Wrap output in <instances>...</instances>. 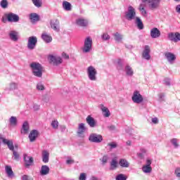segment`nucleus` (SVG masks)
<instances>
[{
  "label": "nucleus",
  "mask_w": 180,
  "mask_h": 180,
  "mask_svg": "<svg viewBox=\"0 0 180 180\" xmlns=\"http://www.w3.org/2000/svg\"><path fill=\"white\" fill-rule=\"evenodd\" d=\"M4 144V146H7L8 148L10 151H13V160L15 161H19L20 158V155L18 153V151L15 150V146H13V141L7 139L6 138L4 137L2 134H0V144Z\"/></svg>",
  "instance_id": "obj_1"
},
{
  "label": "nucleus",
  "mask_w": 180,
  "mask_h": 180,
  "mask_svg": "<svg viewBox=\"0 0 180 180\" xmlns=\"http://www.w3.org/2000/svg\"><path fill=\"white\" fill-rule=\"evenodd\" d=\"M30 67L34 77H37V78H41L43 77V66L40 63L34 62L30 65Z\"/></svg>",
  "instance_id": "obj_2"
},
{
  "label": "nucleus",
  "mask_w": 180,
  "mask_h": 180,
  "mask_svg": "<svg viewBox=\"0 0 180 180\" xmlns=\"http://www.w3.org/2000/svg\"><path fill=\"white\" fill-rule=\"evenodd\" d=\"M86 74L90 81H96L98 79L96 77V75H98V70H96V68L92 65H90L87 68Z\"/></svg>",
  "instance_id": "obj_3"
},
{
  "label": "nucleus",
  "mask_w": 180,
  "mask_h": 180,
  "mask_svg": "<svg viewBox=\"0 0 180 180\" xmlns=\"http://www.w3.org/2000/svg\"><path fill=\"white\" fill-rule=\"evenodd\" d=\"M136 8H134L133 6H129L128 7V9L124 13V18L128 20L129 22L131 20H134L136 17Z\"/></svg>",
  "instance_id": "obj_4"
},
{
  "label": "nucleus",
  "mask_w": 180,
  "mask_h": 180,
  "mask_svg": "<svg viewBox=\"0 0 180 180\" xmlns=\"http://www.w3.org/2000/svg\"><path fill=\"white\" fill-rule=\"evenodd\" d=\"M91 51H92V38L91 37H86L84 39L82 51L83 53H90Z\"/></svg>",
  "instance_id": "obj_5"
},
{
  "label": "nucleus",
  "mask_w": 180,
  "mask_h": 180,
  "mask_svg": "<svg viewBox=\"0 0 180 180\" xmlns=\"http://www.w3.org/2000/svg\"><path fill=\"white\" fill-rule=\"evenodd\" d=\"M37 44V37L32 36L28 37L27 47L28 50H34Z\"/></svg>",
  "instance_id": "obj_6"
},
{
  "label": "nucleus",
  "mask_w": 180,
  "mask_h": 180,
  "mask_svg": "<svg viewBox=\"0 0 180 180\" xmlns=\"http://www.w3.org/2000/svg\"><path fill=\"white\" fill-rule=\"evenodd\" d=\"M131 99L134 103H137V104L142 103V102L144 101L143 96L140 94V91H134Z\"/></svg>",
  "instance_id": "obj_7"
},
{
  "label": "nucleus",
  "mask_w": 180,
  "mask_h": 180,
  "mask_svg": "<svg viewBox=\"0 0 180 180\" xmlns=\"http://www.w3.org/2000/svg\"><path fill=\"white\" fill-rule=\"evenodd\" d=\"M8 22H10L11 23H18L20 20L19 15L13 13H8L5 15Z\"/></svg>",
  "instance_id": "obj_8"
},
{
  "label": "nucleus",
  "mask_w": 180,
  "mask_h": 180,
  "mask_svg": "<svg viewBox=\"0 0 180 180\" xmlns=\"http://www.w3.org/2000/svg\"><path fill=\"white\" fill-rule=\"evenodd\" d=\"M48 58L53 65H60L63 63V59L58 56L49 55Z\"/></svg>",
  "instance_id": "obj_9"
},
{
  "label": "nucleus",
  "mask_w": 180,
  "mask_h": 180,
  "mask_svg": "<svg viewBox=\"0 0 180 180\" xmlns=\"http://www.w3.org/2000/svg\"><path fill=\"white\" fill-rule=\"evenodd\" d=\"M89 140L91 143H102L103 141V137L101 134H91L89 136Z\"/></svg>",
  "instance_id": "obj_10"
},
{
  "label": "nucleus",
  "mask_w": 180,
  "mask_h": 180,
  "mask_svg": "<svg viewBox=\"0 0 180 180\" xmlns=\"http://www.w3.org/2000/svg\"><path fill=\"white\" fill-rule=\"evenodd\" d=\"M85 131H86V127H85V124H79L77 129L78 137H79L80 139H84L85 137Z\"/></svg>",
  "instance_id": "obj_11"
},
{
  "label": "nucleus",
  "mask_w": 180,
  "mask_h": 180,
  "mask_svg": "<svg viewBox=\"0 0 180 180\" xmlns=\"http://www.w3.org/2000/svg\"><path fill=\"white\" fill-rule=\"evenodd\" d=\"M167 37L170 41H174V43H178V41H180L179 32H170L167 34Z\"/></svg>",
  "instance_id": "obj_12"
},
{
  "label": "nucleus",
  "mask_w": 180,
  "mask_h": 180,
  "mask_svg": "<svg viewBox=\"0 0 180 180\" xmlns=\"http://www.w3.org/2000/svg\"><path fill=\"white\" fill-rule=\"evenodd\" d=\"M50 27L51 29L58 33L60 32V20L55 19L50 21Z\"/></svg>",
  "instance_id": "obj_13"
},
{
  "label": "nucleus",
  "mask_w": 180,
  "mask_h": 180,
  "mask_svg": "<svg viewBox=\"0 0 180 180\" xmlns=\"http://www.w3.org/2000/svg\"><path fill=\"white\" fill-rule=\"evenodd\" d=\"M88 23V20L83 18H77L75 20V25L79 27H86Z\"/></svg>",
  "instance_id": "obj_14"
},
{
  "label": "nucleus",
  "mask_w": 180,
  "mask_h": 180,
  "mask_svg": "<svg viewBox=\"0 0 180 180\" xmlns=\"http://www.w3.org/2000/svg\"><path fill=\"white\" fill-rule=\"evenodd\" d=\"M161 0H149L148 7L151 9V11L158 9Z\"/></svg>",
  "instance_id": "obj_15"
},
{
  "label": "nucleus",
  "mask_w": 180,
  "mask_h": 180,
  "mask_svg": "<svg viewBox=\"0 0 180 180\" xmlns=\"http://www.w3.org/2000/svg\"><path fill=\"white\" fill-rule=\"evenodd\" d=\"M8 37L12 41H18L19 40V32L16 30H11L8 32Z\"/></svg>",
  "instance_id": "obj_16"
},
{
  "label": "nucleus",
  "mask_w": 180,
  "mask_h": 180,
  "mask_svg": "<svg viewBox=\"0 0 180 180\" xmlns=\"http://www.w3.org/2000/svg\"><path fill=\"white\" fill-rule=\"evenodd\" d=\"M165 58L167 60L168 63H169L170 64H174V63L176 60V56H175V54L171 52L165 53Z\"/></svg>",
  "instance_id": "obj_17"
},
{
  "label": "nucleus",
  "mask_w": 180,
  "mask_h": 180,
  "mask_svg": "<svg viewBox=\"0 0 180 180\" xmlns=\"http://www.w3.org/2000/svg\"><path fill=\"white\" fill-rule=\"evenodd\" d=\"M86 121L89 126L91 128L96 127V126H98V122L91 115L87 116Z\"/></svg>",
  "instance_id": "obj_18"
},
{
  "label": "nucleus",
  "mask_w": 180,
  "mask_h": 180,
  "mask_svg": "<svg viewBox=\"0 0 180 180\" xmlns=\"http://www.w3.org/2000/svg\"><path fill=\"white\" fill-rule=\"evenodd\" d=\"M28 137L30 143L36 141V139H37V137H39V131L33 129L32 131H30Z\"/></svg>",
  "instance_id": "obj_19"
},
{
  "label": "nucleus",
  "mask_w": 180,
  "mask_h": 180,
  "mask_svg": "<svg viewBox=\"0 0 180 180\" xmlns=\"http://www.w3.org/2000/svg\"><path fill=\"white\" fill-rule=\"evenodd\" d=\"M150 46L148 45H146L142 53L143 58L148 60H150L151 58V56L150 55Z\"/></svg>",
  "instance_id": "obj_20"
},
{
  "label": "nucleus",
  "mask_w": 180,
  "mask_h": 180,
  "mask_svg": "<svg viewBox=\"0 0 180 180\" xmlns=\"http://www.w3.org/2000/svg\"><path fill=\"white\" fill-rule=\"evenodd\" d=\"M99 108L104 117H109V116H110V111H109V108H108V107H105L103 104H101Z\"/></svg>",
  "instance_id": "obj_21"
},
{
  "label": "nucleus",
  "mask_w": 180,
  "mask_h": 180,
  "mask_svg": "<svg viewBox=\"0 0 180 180\" xmlns=\"http://www.w3.org/2000/svg\"><path fill=\"white\" fill-rule=\"evenodd\" d=\"M24 162L25 167H30L33 165V158L26 154L24 155Z\"/></svg>",
  "instance_id": "obj_22"
},
{
  "label": "nucleus",
  "mask_w": 180,
  "mask_h": 180,
  "mask_svg": "<svg viewBox=\"0 0 180 180\" xmlns=\"http://www.w3.org/2000/svg\"><path fill=\"white\" fill-rule=\"evenodd\" d=\"M161 36V32L158 28H153L150 30V37L152 39H157Z\"/></svg>",
  "instance_id": "obj_23"
},
{
  "label": "nucleus",
  "mask_w": 180,
  "mask_h": 180,
  "mask_svg": "<svg viewBox=\"0 0 180 180\" xmlns=\"http://www.w3.org/2000/svg\"><path fill=\"white\" fill-rule=\"evenodd\" d=\"M134 20L135 25H136L139 30H143L144 29V25L143 24V21L141 20V18H140L139 17H136Z\"/></svg>",
  "instance_id": "obj_24"
},
{
  "label": "nucleus",
  "mask_w": 180,
  "mask_h": 180,
  "mask_svg": "<svg viewBox=\"0 0 180 180\" xmlns=\"http://www.w3.org/2000/svg\"><path fill=\"white\" fill-rule=\"evenodd\" d=\"M6 174L8 178H13L15 176V174L13 173V170H12V167L9 165H6L5 167Z\"/></svg>",
  "instance_id": "obj_25"
},
{
  "label": "nucleus",
  "mask_w": 180,
  "mask_h": 180,
  "mask_svg": "<svg viewBox=\"0 0 180 180\" xmlns=\"http://www.w3.org/2000/svg\"><path fill=\"white\" fill-rule=\"evenodd\" d=\"M50 158V153L47 151L46 150H44L42 151V161L45 164H47L49 162Z\"/></svg>",
  "instance_id": "obj_26"
},
{
  "label": "nucleus",
  "mask_w": 180,
  "mask_h": 180,
  "mask_svg": "<svg viewBox=\"0 0 180 180\" xmlns=\"http://www.w3.org/2000/svg\"><path fill=\"white\" fill-rule=\"evenodd\" d=\"M124 72L128 77H133V75H134V71H133V68L129 65H127L125 66Z\"/></svg>",
  "instance_id": "obj_27"
},
{
  "label": "nucleus",
  "mask_w": 180,
  "mask_h": 180,
  "mask_svg": "<svg viewBox=\"0 0 180 180\" xmlns=\"http://www.w3.org/2000/svg\"><path fill=\"white\" fill-rule=\"evenodd\" d=\"M27 133H29V122L25 121L22 126L21 134H27Z\"/></svg>",
  "instance_id": "obj_28"
},
{
  "label": "nucleus",
  "mask_w": 180,
  "mask_h": 180,
  "mask_svg": "<svg viewBox=\"0 0 180 180\" xmlns=\"http://www.w3.org/2000/svg\"><path fill=\"white\" fill-rule=\"evenodd\" d=\"M119 164L122 168H129L130 167V163L126 159L120 160Z\"/></svg>",
  "instance_id": "obj_29"
},
{
  "label": "nucleus",
  "mask_w": 180,
  "mask_h": 180,
  "mask_svg": "<svg viewBox=\"0 0 180 180\" xmlns=\"http://www.w3.org/2000/svg\"><path fill=\"white\" fill-rule=\"evenodd\" d=\"M50 172V167L47 165H43L41 167L40 174L41 175H47Z\"/></svg>",
  "instance_id": "obj_30"
},
{
  "label": "nucleus",
  "mask_w": 180,
  "mask_h": 180,
  "mask_svg": "<svg viewBox=\"0 0 180 180\" xmlns=\"http://www.w3.org/2000/svg\"><path fill=\"white\" fill-rule=\"evenodd\" d=\"M170 144L174 147V148H179V139L176 138H173L170 139Z\"/></svg>",
  "instance_id": "obj_31"
},
{
  "label": "nucleus",
  "mask_w": 180,
  "mask_h": 180,
  "mask_svg": "<svg viewBox=\"0 0 180 180\" xmlns=\"http://www.w3.org/2000/svg\"><path fill=\"white\" fill-rule=\"evenodd\" d=\"M41 39L44 40L46 43H51L53 41L51 36L47 34V33H43L41 34Z\"/></svg>",
  "instance_id": "obj_32"
},
{
  "label": "nucleus",
  "mask_w": 180,
  "mask_h": 180,
  "mask_svg": "<svg viewBox=\"0 0 180 180\" xmlns=\"http://www.w3.org/2000/svg\"><path fill=\"white\" fill-rule=\"evenodd\" d=\"M112 36H113L115 41H117L118 43H120V41H122V40L123 39V35H122L119 32H115V33L112 34Z\"/></svg>",
  "instance_id": "obj_33"
},
{
  "label": "nucleus",
  "mask_w": 180,
  "mask_h": 180,
  "mask_svg": "<svg viewBox=\"0 0 180 180\" xmlns=\"http://www.w3.org/2000/svg\"><path fill=\"white\" fill-rule=\"evenodd\" d=\"M116 168H117V160H116V158H113L110 162V169L113 171L116 169Z\"/></svg>",
  "instance_id": "obj_34"
},
{
  "label": "nucleus",
  "mask_w": 180,
  "mask_h": 180,
  "mask_svg": "<svg viewBox=\"0 0 180 180\" xmlns=\"http://www.w3.org/2000/svg\"><path fill=\"white\" fill-rule=\"evenodd\" d=\"M15 89H18V84L15 82L10 83L8 86L6 87L7 91H15Z\"/></svg>",
  "instance_id": "obj_35"
},
{
  "label": "nucleus",
  "mask_w": 180,
  "mask_h": 180,
  "mask_svg": "<svg viewBox=\"0 0 180 180\" xmlns=\"http://www.w3.org/2000/svg\"><path fill=\"white\" fill-rule=\"evenodd\" d=\"M30 19L32 20V22H39V15H37L36 13H31L30 15Z\"/></svg>",
  "instance_id": "obj_36"
},
{
  "label": "nucleus",
  "mask_w": 180,
  "mask_h": 180,
  "mask_svg": "<svg viewBox=\"0 0 180 180\" xmlns=\"http://www.w3.org/2000/svg\"><path fill=\"white\" fill-rule=\"evenodd\" d=\"M142 171L144 174H150L151 171H153V168L151 166H143Z\"/></svg>",
  "instance_id": "obj_37"
},
{
  "label": "nucleus",
  "mask_w": 180,
  "mask_h": 180,
  "mask_svg": "<svg viewBox=\"0 0 180 180\" xmlns=\"http://www.w3.org/2000/svg\"><path fill=\"white\" fill-rule=\"evenodd\" d=\"M36 88L37 91H44V89H46L44 84L41 82L37 83Z\"/></svg>",
  "instance_id": "obj_38"
},
{
  "label": "nucleus",
  "mask_w": 180,
  "mask_h": 180,
  "mask_svg": "<svg viewBox=\"0 0 180 180\" xmlns=\"http://www.w3.org/2000/svg\"><path fill=\"white\" fill-rule=\"evenodd\" d=\"M63 8L65 11H71V4L68 1H63Z\"/></svg>",
  "instance_id": "obj_39"
},
{
  "label": "nucleus",
  "mask_w": 180,
  "mask_h": 180,
  "mask_svg": "<svg viewBox=\"0 0 180 180\" xmlns=\"http://www.w3.org/2000/svg\"><path fill=\"white\" fill-rule=\"evenodd\" d=\"M9 122L11 126H16V124H18V119L16 117L12 116L9 119Z\"/></svg>",
  "instance_id": "obj_40"
},
{
  "label": "nucleus",
  "mask_w": 180,
  "mask_h": 180,
  "mask_svg": "<svg viewBox=\"0 0 180 180\" xmlns=\"http://www.w3.org/2000/svg\"><path fill=\"white\" fill-rule=\"evenodd\" d=\"M107 147H108L109 150H113V148L117 147V143L116 142H110L107 144Z\"/></svg>",
  "instance_id": "obj_41"
},
{
  "label": "nucleus",
  "mask_w": 180,
  "mask_h": 180,
  "mask_svg": "<svg viewBox=\"0 0 180 180\" xmlns=\"http://www.w3.org/2000/svg\"><path fill=\"white\" fill-rule=\"evenodd\" d=\"M8 0H1L0 2V6L3 9H6L8 8Z\"/></svg>",
  "instance_id": "obj_42"
},
{
  "label": "nucleus",
  "mask_w": 180,
  "mask_h": 180,
  "mask_svg": "<svg viewBox=\"0 0 180 180\" xmlns=\"http://www.w3.org/2000/svg\"><path fill=\"white\" fill-rule=\"evenodd\" d=\"M32 1L34 6H36L37 8H41L43 4L40 0H32Z\"/></svg>",
  "instance_id": "obj_43"
},
{
  "label": "nucleus",
  "mask_w": 180,
  "mask_h": 180,
  "mask_svg": "<svg viewBox=\"0 0 180 180\" xmlns=\"http://www.w3.org/2000/svg\"><path fill=\"white\" fill-rule=\"evenodd\" d=\"M140 151L141 153H138V157H139V158H144V154L147 153V150L144 148H141Z\"/></svg>",
  "instance_id": "obj_44"
},
{
  "label": "nucleus",
  "mask_w": 180,
  "mask_h": 180,
  "mask_svg": "<svg viewBox=\"0 0 180 180\" xmlns=\"http://www.w3.org/2000/svg\"><path fill=\"white\" fill-rule=\"evenodd\" d=\"M116 180H127V177L123 174H120L115 177Z\"/></svg>",
  "instance_id": "obj_45"
},
{
  "label": "nucleus",
  "mask_w": 180,
  "mask_h": 180,
  "mask_svg": "<svg viewBox=\"0 0 180 180\" xmlns=\"http://www.w3.org/2000/svg\"><path fill=\"white\" fill-rule=\"evenodd\" d=\"M51 124L53 129H58V121L57 120L52 121Z\"/></svg>",
  "instance_id": "obj_46"
},
{
  "label": "nucleus",
  "mask_w": 180,
  "mask_h": 180,
  "mask_svg": "<svg viewBox=\"0 0 180 180\" xmlns=\"http://www.w3.org/2000/svg\"><path fill=\"white\" fill-rule=\"evenodd\" d=\"M101 39L104 40L105 41L110 40V36L108 35V33H104L103 34L101 35Z\"/></svg>",
  "instance_id": "obj_47"
},
{
  "label": "nucleus",
  "mask_w": 180,
  "mask_h": 180,
  "mask_svg": "<svg viewBox=\"0 0 180 180\" xmlns=\"http://www.w3.org/2000/svg\"><path fill=\"white\" fill-rule=\"evenodd\" d=\"M153 163V159L147 158L146 161V165H143L145 167H151V164Z\"/></svg>",
  "instance_id": "obj_48"
},
{
  "label": "nucleus",
  "mask_w": 180,
  "mask_h": 180,
  "mask_svg": "<svg viewBox=\"0 0 180 180\" xmlns=\"http://www.w3.org/2000/svg\"><path fill=\"white\" fill-rule=\"evenodd\" d=\"M108 160H109V157L108 155H104L101 159V161L103 164H106L108 162Z\"/></svg>",
  "instance_id": "obj_49"
},
{
  "label": "nucleus",
  "mask_w": 180,
  "mask_h": 180,
  "mask_svg": "<svg viewBox=\"0 0 180 180\" xmlns=\"http://www.w3.org/2000/svg\"><path fill=\"white\" fill-rule=\"evenodd\" d=\"M79 180H86V174L85 173H82L80 174L79 176Z\"/></svg>",
  "instance_id": "obj_50"
},
{
  "label": "nucleus",
  "mask_w": 180,
  "mask_h": 180,
  "mask_svg": "<svg viewBox=\"0 0 180 180\" xmlns=\"http://www.w3.org/2000/svg\"><path fill=\"white\" fill-rule=\"evenodd\" d=\"M174 174H175L176 176H177V178H180V168L179 167L176 168V169L174 171Z\"/></svg>",
  "instance_id": "obj_51"
},
{
  "label": "nucleus",
  "mask_w": 180,
  "mask_h": 180,
  "mask_svg": "<svg viewBox=\"0 0 180 180\" xmlns=\"http://www.w3.org/2000/svg\"><path fill=\"white\" fill-rule=\"evenodd\" d=\"M164 84L165 85H167L168 86H169V85H171V79H169V78H165L164 79Z\"/></svg>",
  "instance_id": "obj_52"
},
{
  "label": "nucleus",
  "mask_w": 180,
  "mask_h": 180,
  "mask_svg": "<svg viewBox=\"0 0 180 180\" xmlns=\"http://www.w3.org/2000/svg\"><path fill=\"white\" fill-rule=\"evenodd\" d=\"M158 96H159V101L162 102V101H164V98H165V94H164L163 93H160L158 94Z\"/></svg>",
  "instance_id": "obj_53"
},
{
  "label": "nucleus",
  "mask_w": 180,
  "mask_h": 180,
  "mask_svg": "<svg viewBox=\"0 0 180 180\" xmlns=\"http://www.w3.org/2000/svg\"><path fill=\"white\" fill-rule=\"evenodd\" d=\"M139 11L141 12V15H142V16H147V11H146V8L141 9Z\"/></svg>",
  "instance_id": "obj_54"
},
{
  "label": "nucleus",
  "mask_w": 180,
  "mask_h": 180,
  "mask_svg": "<svg viewBox=\"0 0 180 180\" xmlns=\"http://www.w3.org/2000/svg\"><path fill=\"white\" fill-rule=\"evenodd\" d=\"M146 8V4L144 3H142L139 5V11L141 10V9H145Z\"/></svg>",
  "instance_id": "obj_55"
},
{
  "label": "nucleus",
  "mask_w": 180,
  "mask_h": 180,
  "mask_svg": "<svg viewBox=\"0 0 180 180\" xmlns=\"http://www.w3.org/2000/svg\"><path fill=\"white\" fill-rule=\"evenodd\" d=\"M66 164H68V165H71V164H74V160H71V159L67 160Z\"/></svg>",
  "instance_id": "obj_56"
},
{
  "label": "nucleus",
  "mask_w": 180,
  "mask_h": 180,
  "mask_svg": "<svg viewBox=\"0 0 180 180\" xmlns=\"http://www.w3.org/2000/svg\"><path fill=\"white\" fill-rule=\"evenodd\" d=\"M33 109L34 110H39V109H40V105H37V104H34L33 105Z\"/></svg>",
  "instance_id": "obj_57"
},
{
  "label": "nucleus",
  "mask_w": 180,
  "mask_h": 180,
  "mask_svg": "<svg viewBox=\"0 0 180 180\" xmlns=\"http://www.w3.org/2000/svg\"><path fill=\"white\" fill-rule=\"evenodd\" d=\"M62 57H63V58H65V60H68V58H70V56L64 52L62 53Z\"/></svg>",
  "instance_id": "obj_58"
},
{
  "label": "nucleus",
  "mask_w": 180,
  "mask_h": 180,
  "mask_svg": "<svg viewBox=\"0 0 180 180\" xmlns=\"http://www.w3.org/2000/svg\"><path fill=\"white\" fill-rule=\"evenodd\" d=\"M152 122H153L154 124H158V118H157V117L152 118Z\"/></svg>",
  "instance_id": "obj_59"
},
{
  "label": "nucleus",
  "mask_w": 180,
  "mask_h": 180,
  "mask_svg": "<svg viewBox=\"0 0 180 180\" xmlns=\"http://www.w3.org/2000/svg\"><path fill=\"white\" fill-rule=\"evenodd\" d=\"M117 64V70H122V62H120V60H118Z\"/></svg>",
  "instance_id": "obj_60"
},
{
  "label": "nucleus",
  "mask_w": 180,
  "mask_h": 180,
  "mask_svg": "<svg viewBox=\"0 0 180 180\" xmlns=\"http://www.w3.org/2000/svg\"><path fill=\"white\" fill-rule=\"evenodd\" d=\"M65 129H67V127H65V125L60 126V131H62V133H64V131H65Z\"/></svg>",
  "instance_id": "obj_61"
},
{
  "label": "nucleus",
  "mask_w": 180,
  "mask_h": 180,
  "mask_svg": "<svg viewBox=\"0 0 180 180\" xmlns=\"http://www.w3.org/2000/svg\"><path fill=\"white\" fill-rule=\"evenodd\" d=\"M22 180H29V176L26 175V174H24L22 176Z\"/></svg>",
  "instance_id": "obj_62"
},
{
  "label": "nucleus",
  "mask_w": 180,
  "mask_h": 180,
  "mask_svg": "<svg viewBox=\"0 0 180 180\" xmlns=\"http://www.w3.org/2000/svg\"><path fill=\"white\" fill-rule=\"evenodd\" d=\"M176 12H177V13H180V4L176 6Z\"/></svg>",
  "instance_id": "obj_63"
},
{
  "label": "nucleus",
  "mask_w": 180,
  "mask_h": 180,
  "mask_svg": "<svg viewBox=\"0 0 180 180\" xmlns=\"http://www.w3.org/2000/svg\"><path fill=\"white\" fill-rule=\"evenodd\" d=\"M89 180H98L96 176H91Z\"/></svg>",
  "instance_id": "obj_64"
}]
</instances>
